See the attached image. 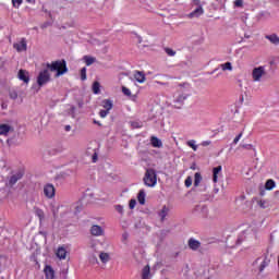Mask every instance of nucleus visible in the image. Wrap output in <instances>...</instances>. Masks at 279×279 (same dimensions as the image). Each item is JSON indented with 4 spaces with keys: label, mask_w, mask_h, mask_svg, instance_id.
<instances>
[{
    "label": "nucleus",
    "mask_w": 279,
    "mask_h": 279,
    "mask_svg": "<svg viewBox=\"0 0 279 279\" xmlns=\"http://www.w3.org/2000/svg\"><path fill=\"white\" fill-rule=\"evenodd\" d=\"M48 71H51V73H56L54 77H61V75H64L69 72V69L66 68V61L64 60H57L51 63H47Z\"/></svg>",
    "instance_id": "nucleus-1"
},
{
    "label": "nucleus",
    "mask_w": 279,
    "mask_h": 279,
    "mask_svg": "<svg viewBox=\"0 0 279 279\" xmlns=\"http://www.w3.org/2000/svg\"><path fill=\"white\" fill-rule=\"evenodd\" d=\"M85 156H87V158H90L92 162H97L99 156V145L97 144V142H92L88 144Z\"/></svg>",
    "instance_id": "nucleus-2"
},
{
    "label": "nucleus",
    "mask_w": 279,
    "mask_h": 279,
    "mask_svg": "<svg viewBox=\"0 0 279 279\" xmlns=\"http://www.w3.org/2000/svg\"><path fill=\"white\" fill-rule=\"evenodd\" d=\"M144 184L149 187L156 186L158 184V178L156 175V170L148 169L144 175Z\"/></svg>",
    "instance_id": "nucleus-3"
},
{
    "label": "nucleus",
    "mask_w": 279,
    "mask_h": 279,
    "mask_svg": "<svg viewBox=\"0 0 279 279\" xmlns=\"http://www.w3.org/2000/svg\"><path fill=\"white\" fill-rule=\"evenodd\" d=\"M265 75H267V69L265 65L254 68L251 73L253 82H263V77H265Z\"/></svg>",
    "instance_id": "nucleus-4"
},
{
    "label": "nucleus",
    "mask_w": 279,
    "mask_h": 279,
    "mask_svg": "<svg viewBox=\"0 0 279 279\" xmlns=\"http://www.w3.org/2000/svg\"><path fill=\"white\" fill-rule=\"evenodd\" d=\"M49 82H51V74L49 73V70L40 71L37 76V85L39 88H43V86H46Z\"/></svg>",
    "instance_id": "nucleus-5"
},
{
    "label": "nucleus",
    "mask_w": 279,
    "mask_h": 279,
    "mask_svg": "<svg viewBox=\"0 0 279 279\" xmlns=\"http://www.w3.org/2000/svg\"><path fill=\"white\" fill-rule=\"evenodd\" d=\"M191 97V93L189 92H180L174 96V106L175 108H182L184 101Z\"/></svg>",
    "instance_id": "nucleus-6"
},
{
    "label": "nucleus",
    "mask_w": 279,
    "mask_h": 279,
    "mask_svg": "<svg viewBox=\"0 0 279 279\" xmlns=\"http://www.w3.org/2000/svg\"><path fill=\"white\" fill-rule=\"evenodd\" d=\"M44 195L48 199H53V197H56V187L53 184H46L44 186Z\"/></svg>",
    "instance_id": "nucleus-7"
},
{
    "label": "nucleus",
    "mask_w": 279,
    "mask_h": 279,
    "mask_svg": "<svg viewBox=\"0 0 279 279\" xmlns=\"http://www.w3.org/2000/svg\"><path fill=\"white\" fill-rule=\"evenodd\" d=\"M13 48L19 52L27 51V40L25 38H22L20 41L15 43L13 45Z\"/></svg>",
    "instance_id": "nucleus-8"
},
{
    "label": "nucleus",
    "mask_w": 279,
    "mask_h": 279,
    "mask_svg": "<svg viewBox=\"0 0 279 279\" xmlns=\"http://www.w3.org/2000/svg\"><path fill=\"white\" fill-rule=\"evenodd\" d=\"M11 132H14V128L10 124H0V136H10Z\"/></svg>",
    "instance_id": "nucleus-9"
},
{
    "label": "nucleus",
    "mask_w": 279,
    "mask_h": 279,
    "mask_svg": "<svg viewBox=\"0 0 279 279\" xmlns=\"http://www.w3.org/2000/svg\"><path fill=\"white\" fill-rule=\"evenodd\" d=\"M93 247H94V252L99 253V258H100L101 263H106V253H104V251H101V248H104V244L97 243V244H94Z\"/></svg>",
    "instance_id": "nucleus-10"
},
{
    "label": "nucleus",
    "mask_w": 279,
    "mask_h": 279,
    "mask_svg": "<svg viewBox=\"0 0 279 279\" xmlns=\"http://www.w3.org/2000/svg\"><path fill=\"white\" fill-rule=\"evenodd\" d=\"M204 14V8L197 7L194 11L187 14V19H199Z\"/></svg>",
    "instance_id": "nucleus-11"
},
{
    "label": "nucleus",
    "mask_w": 279,
    "mask_h": 279,
    "mask_svg": "<svg viewBox=\"0 0 279 279\" xmlns=\"http://www.w3.org/2000/svg\"><path fill=\"white\" fill-rule=\"evenodd\" d=\"M19 80H21L24 84H29V72L25 70H20L17 74Z\"/></svg>",
    "instance_id": "nucleus-12"
},
{
    "label": "nucleus",
    "mask_w": 279,
    "mask_h": 279,
    "mask_svg": "<svg viewBox=\"0 0 279 279\" xmlns=\"http://www.w3.org/2000/svg\"><path fill=\"white\" fill-rule=\"evenodd\" d=\"M21 178H23V173H21V172H17V173L11 175L9 178L8 186H14V184H16V182H19V180H21Z\"/></svg>",
    "instance_id": "nucleus-13"
},
{
    "label": "nucleus",
    "mask_w": 279,
    "mask_h": 279,
    "mask_svg": "<svg viewBox=\"0 0 279 279\" xmlns=\"http://www.w3.org/2000/svg\"><path fill=\"white\" fill-rule=\"evenodd\" d=\"M90 234L93 236H101V235H104V228H101V227H99L97 225H94L90 228Z\"/></svg>",
    "instance_id": "nucleus-14"
},
{
    "label": "nucleus",
    "mask_w": 279,
    "mask_h": 279,
    "mask_svg": "<svg viewBox=\"0 0 279 279\" xmlns=\"http://www.w3.org/2000/svg\"><path fill=\"white\" fill-rule=\"evenodd\" d=\"M169 210H170L169 206L163 205L161 207V209L158 213V217L160 221H165V219H167V216L169 215Z\"/></svg>",
    "instance_id": "nucleus-15"
},
{
    "label": "nucleus",
    "mask_w": 279,
    "mask_h": 279,
    "mask_svg": "<svg viewBox=\"0 0 279 279\" xmlns=\"http://www.w3.org/2000/svg\"><path fill=\"white\" fill-rule=\"evenodd\" d=\"M44 274L47 279H53L56 278V270L51 266H46L44 269Z\"/></svg>",
    "instance_id": "nucleus-16"
},
{
    "label": "nucleus",
    "mask_w": 279,
    "mask_h": 279,
    "mask_svg": "<svg viewBox=\"0 0 279 279\" xmlns=\"http://www.w3.org/2000/svg\"><path fill=\"white\" fill-rule=\"evenodd\" d=\"M266 40H269V43H271V45H279V36L278 34H270V35H266L265 36Z\"/></svg>",
    "instance_id": "nucleus-17"
},
{
    "label": "nucleus",
    "mask_w": 279,
    "mask_h": 279,
    "mask_svg": "<svg viewBox=\"0 0 279 279\" xmlns=\"http://www.w3.org/2000/svg\"><path fill=\"white\" fill-rule=\"evenodd\" d=\"M57 257H59L60 260H66V248L64 246H61L57 250Z\"/></svg>",
    "instance_id": "nucleus-18"
},
{
    "label": "nucleus",
    "mask_w": 279,
    "mask_h": 279,
    "mask_svg": "<svg viewBox=\"0 0 279 279\" xmlns=\"http://www.w3.org/2000/svg\"><path fill=\"white\" fill-rule=\"evenodd\" d=\"M150 145L157 149H160L162 147V141L156 136L150 137Z\"/></svg>",
    "instance_id": "nucleus-19"
},
{
    "label": "nucleus",
    "mask_w": 279,
    "mask_h": 279,
    "mask_svg": "<svg viewBox=\"0 0 279 279\" xmlns=\"http://www.w3.org/2000/svg\"><path fill=\"white\" fill-rule=\"evenodd\" d=\"M134 78L136 80V82H138V84H145V73L136 71L134 73Z\"/></svg>",
    "instance_id": "nucleus-20"
},
{
    "label": "nucleus",
    "mask_w": 279,
    "mask_h": 279,
    "mask_svg": "<svg viewBox=\"0 0 279 279\" xmlns=\"http://www.w3.org/2000/svg\"><path fill=\"white\" fill-rule=\"evenodd\" d=\"M269 263H271V259L264 257L258 267L259 271H265V269L269 267Z\"/></svg>",
    "instance_id": "nucleus-21"
},
{
    "label": "nucleus",
    "mask_w": 279,
    "mask_h": 279,
    "mask_svg": "<svg viewBox=\"0 0 279 279\" xmlns=\"http://www.w3.org/2000/svg\"><path fill=\"white\" fill-rule=\"evenodd\" d=\"M219 173H221V166L213 169V182L217 183L219 180Z\"/></svg>",
    "instance_id": "nucleus-22"
},
{
    "label": "nucleus",
    "mask_w": 279,
    "mask_h": 279,
    "mask_svg": "<svg viewBox=\"0 0 279 279\" xmlns=\"http://www.w3.org/2000/svg\"><path fill=\"white\" fill-rule=\"evenodd\" d=\"M265 189L266 191H274V189H276V181L272 179L267 180L265 183Z\"/></svg>",
    "instance_id": "nucleus-23"
},
{
    "label": "nucleus",
    "mask_w": 279,
    "mask_h": 279,
    "mask_svg": "<svg viewBox=\"0 0 279 279\" xmlns=\"http://www.w3.org/2000/svg\"><path fill=\"white\" fill-rule=\"evenodd\" d=\"M142 278L143 279H151L150 268L149 266H145L142 270Z\"/></svg>",
    "instance_id": "nucleus-24"
},
{
    "label": "nucleus",
    "mask_w": 279,
    "mask_h": 279,
    "mask_svg": "<svg viewBox=\"0 0 279 279\" xmlns=\"http://www.w3.org/2000/svg\"><path fill=\"white\" fill-rule=\"evenodd\" d=\"M34 213L36 217H38L39 221H43L45 219V211L38 207H34Z\"/></svg>",
    "instance_id": "nucleus-25"
},
{
    "label": "nucleus",
    "mask_w": 279,
    "mask_h": 279,
    "mask_svg": "<svg viewBox=\"0 0 279 279\" xmlns=\"http://www.w3.org/2000/svg\"><path fill=\"white\" fill-rule=\"evenodd\" d=\"M199 245H201L199 241H197L195 239H191L189 241V246L191 250H199Z\"/></svg>",
    "instance_id": "nucleus-26"
},
{
    "label": "nucleus",
    "mask_w": 279,
    "mask_h": 279,
    "mask_svg": "<svg viewBox=\"0 0 279 279\" xmlns=\"http://www.w3.org/2000/svg\"><path fill=\"white\" fill-rule=\"evenodd\" d=\"M145 190H141L137 194V202L143 206L145 205Z\"/></svg>",
    "instance_id": "nucleus-27"
},
{
    "label": "nucleus",
    "mask_w": 279,
    "mask_h": 279,
    "mask_svg": "<svg viewBox=\"0 0 279 279\" xmlns=\"http://www.w3.org/2000/svg\"><path fill=\"white\" fill-rule=\"evenodd\" d=\"M83 60L86 66H90V64H95V61H96L95 57H90V56H84Z\"/></svg>",
    "instance_id": "nucleus-28"
},
{
    "label": "nucleus",
    "mask_w": 279,
    "mask_h": 279,
    "mask_svg": "<svg viewBox=\"0 0 279 279\" xmlns=\"http://www.w3.org/2000/svg\"><path fill=\"white\" fill-rule=\"evenodd\" d=\"M187 147H191L193 151H197V142L195 140H190L186 142Z\"/></svg>",
    "instance_id": "nucleus-29"
},
{
    "label": "nucleus",
    "mask_w": 279,
    "mask_h": 279,
    "mask_svg": "<svg viewBox=\"0 0 279 279\" xmlns=\"http://www.w3.org/2000/svg\"><path fill=\"white\" fill-rule=\"evenodd\" d=\"M199 184H202V174L196 172L194 174V186H199Z\"/></svg>",
    "instance_id": "nucleus-30"
},
{
    "label": "nucleus",
    "mask_w": 279,
    "mask_h": 279,
    "mask_svg": "<svg viewBox=\"0 0 279 279\" xmlns=\"http://www.w3.org/2000/svg\"><path fill=\"white\" fill-rule=\"evenodd\" d=\"M93 93H94V95H99V93H100L99 82H94V84H93Z\"/></svg>",
    "instance_id": "nucleus-31"
},
{
    "label": "nucleus",
    "mask_w": 279,
    "mask_h": 279,
    "mask_svg": "<svg viewBox=\"0 0 279 279\" xmlns=\"http://www.w3.org/2000/svg\"><path fill=\"white\" fill-rule=\"evenodd\" d=\"M220 69H222V71H232V63L231 62L222 63L220 65Z\"/></svg>",
    "instance_id": "nucleus-32"
},
{
    "label": "nucleus",
    "mask_w": 279,
    "mask_h": 279,
    "mask_svg": "<svg viewBox=\"0 0 279 279\" xmlns=\"http://www.w3.org/2000/svg\"><path fill=\"white\" fill-rule=\"evenodd\" d=\"M122 93L123 95H125L126 97H131L132 96V90H130V88L122 86Z\"/></svg>",
    "instance_id": "nucleus-33"
},
{
    "label": "nucleus",
    "mask_w": 279,
    "mask_h": 279,
    "mask_svg": "<svg viewBox=\"0 0 279 279\" xmlns=\"http://www.w3.org/2000/svg\"><path fill=\"white\" fill-rule=\"evenodd\" d=\"M165 51H166L167 56H170V58H173L175 56V50H173L171 48H165Z\"/></svg>",
    "instance_id": "nucleus-34"
},
{
    "label": "nucleus",
    "mask_w": 279,
    "mask_h": 279,
    "mask_svg": "<svg viewBox=\"0 0 279 279\" xmlns=\"http://www.w3.org/2000/svg\"><path fill=\"white\" fill-rule=\"evenodd\" d=\"M192 184H193V178L187 177V178L185 179V186L189 189V187L192 186Z\"/></svg>",
    "instance_id": "nucleus-35"
},
{
    "label": "nucleus",
    "mask_w": 279,
    "mask_h": 279,
    "mask_svg": "<svg viewBox=\"0 0 279 279\" xmlns=\"http://www.w3.org/2000/svg\"><path fill=\"white\" fill-rule=\"evenodd\" d=\"M9 96H10V99H17L19 98V94L16 93V90H11Z\"/></svg>",
    "instance_id": "nucleus-36"
},
{
    "label": "nucleus",
    "mask_w": 279,
    "mask_h": 279,
    "mask_svg": "<svg viewBox=\"0 0 279 279\" xmlns=\"http://www.w3.org/2000/svg\"><path fill=\"white\" fill-rule=\"evenodd\" d=\"M234 8H243V0H235L233 1Z\"/></svg>",
    "instance_id": "nucleus-37"
},
{
    "label": "nucleus",
    "mask_w": 279,
    "mask_h": 279,
    "mask_svg": "<svg viewBox=\"0 0 279 279\" xmlns=\"http://www.w3.org/2000/svg\"><path fill=\"white\" fill-rule=\"evenodd\" d=\"M129 208H131V210H134V208H136V199H131L130 201Z\"/></svg>",
    "instance_id": "nucleus-38"
},
{
    "label": "nucleus",
    "mask_w": 279,
    "mask_h": 279,
    "mask_svg": "<svg viewBox=\"0 0 279 279\" xmlns=\"http://www.w3.org/2000/svg\"><path fill=\"white\" fill-rule=\"evenodd\" d=\"M81 80L84 82L86 80V68L81 70Z\"/></svg>",
    "instance_id": "nucleus-39"
},
{
    "label": "nucleus",
    "mask_w": 279,
    "mask_h": 279,
    "mask_svg": "<svg viewBox=\"0 0 279 279\" xmlns=\"http://www.w3.org/2000/svg\"><path fill=\"white\" fill-rule=\"evenodd\" d=\"M12 3L14 8H19L23 3V0H12Z\"/></svg>",
    "instance_id": "nucleus-40"
},
{
    "label": "nucleus",
    "mask_w": 279,
    "mask_h": 279,
    "mask_svg": "<svg viewBox=\"0 0 279 279\" xmlns=\"http://www.w3.org/2000/svg\"><path fill=\"white\" fill-rule=\"evenodd\" d=\"M242 136H243V133H240V134L233 140V145H236V144L241 141Z\"/></svg>",
    "instance_id": "nucleus-41"
},
{
    "label": "nucleus",
    "mask_w": 279,
    "mask_h": 279,
    "mask_svg": "<svg viewBox=\"0 0 279 279\" xmlns=\"http://www.w3.org/2000/svg\"><path fill=\"white\" fill-rule=\"evenodd\" d=\"M108 110H112V101L107 100L106 102V111L108 112Z\"/></svg>",
    "instance_id": "nucleus-42"
},
{
    "label": "nucleus",
    "mask_w": 279,
    "mask_h": 279,
    "mask_svg": "<svg viewBox=\"0 0 279 279\" xmlns=\"http://www.w3.org/2000/svg\"><path fill=\"white\" fill-rule=\"evenodd\" d=\"M265 201H259L258 202V206L260 207V208H266V206H265Z\"/></svg>",
    "instance_id": "nucleus-43"
},
{
    "label": "nucleus",
    "mask_w": 279,
    "mask_h": 279,
    "mask_svg": "<svg viewBox=\"0 0 279 279\" xmlns=\"http://www.w3.org/2000/svg\"><path fill=\"white\" fill-rule=\"evenodd\" d=\"M99 114H100V117L104 119V118H106V110H101L100 112H99Z\"/></svg>",
    "instance_id": "nucleus-44"
},
{
    "label": "nucleus",
    "mask_w": 279,
    "mask_h": 279,
    "mask_svg": "<svg viewBox=\"0 0 279 279\" xmlns=\"http://www.w3.org/2000/svg\"><path fill=\"white\" fill-rule=\"evenodd\" d=\"M202 145H203V147H208V145H210V142L205 141V142L202 143Z\"/></svg>",
    "instance_id": "nucleus-45"
},
{
    "label": "nucleus",
    "mask_w": 279,
    "mask_h": 279,
    "mask_svg": "<svg viewBox=\"0 0 279 279\" xmlns=\"http://www.w3.org/2000/svg\"><path fill=\"white\" fill-rule=\"evenodd\" d=\"M64 130H65V132H71V125H69V124L65 125V126H64Z\"/></svg>",
    "instance_id": "nucleus-46"
},
{
    "label": "nucleus",
    "mask_w": 279,
    "mask_h": 279,
    "mask_svg": "<svg viewBox=\"0 0 279 279\" xmlns=\"http://www.w3.org/2000/svg\"><path fill=\"white\" fill-rule=\"evenodd\" d=\"M128 233H124V234H122V239H123V241H128Z\"/></svg>",
    "instance_id": "nucleus-47"
},
{
    "label": "nucleus",
    "mask_w": 279,
    "mask_h": 279,
    "mask_svg": "<svg viewBox=\"0 0 279 279\" xmlns=\"http://www.w3.org/2000/svg\"><path fill=\"white\" fill-rule=\"evenodd\" d=\"M94 123H95L96 125H101V123H99V121H97V120H94Z\"/></svg>",
    "instance_id": "nucleus-48"
},
{
    "label": "nucleus",
    "mask_w": 279,
    "mask_h": 279,
    "mask_svg": "<svg viewBox=\"0 0 279 279\" xmlns=\"http://www.w3.org/2000/svg\"><path fill=\"white\" fill-rule=\"evenodd\" d=\"M275 197H279V190L275 192Z\"/></svg>",
    "instance_id": "nucleus-49"
},
{
    "label": "nucleus",
    "mask_w": 279,
    "mask_h": 279,
    "mask_svg": "<svg viewBox=\"0 0 279 279\" xmlns=\"http://www.w3.org/2000/svg\"><path fill=\"white\" fill-rule=\"evenodd\" d=\"M134 258H138V255H136V251L133 252Z\"/></svg>",
    "instance_id": "nucleus-50"
},
{
    "label": "nucleus",
    "mask_w": 279,
    "mask_h": 279,
    "mask_svg": "<svg viewBox=\"0 0 279 279\" xmlns=\"http://www.w3.org/2000/svg\"><path fill=\"white\" fill-rule=\"evenodd\" d=\"M244 147H247V148L250 149V148H252V145H246V146H244Z\"/></svg>",
    "instance_id": "nucleus-51"
},
{
    "label": "nucleus",
    "mask_w": 279,
    "mask_h": 279,
    "mask_svg": "<svg viewBox=\"0 0 279 279\" xmlns=\"http://www.w3.org/2000/svg\"><path fill=\"white\" fill-rule=\"evenodd\" d=\"M52 213H53V215H54V217H56V213H57L56 209H53Z\"/></svg>",
    "instance_id": "nucleus-52"
}]
</instances>
